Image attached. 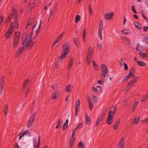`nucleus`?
I'll use <instances>...</instances> for the list:
<instances>
[{
    "instance_id": "40",
    "label": "nucleus",
    "mask_w": 148,
    "mask_h": 148,
    "mask_svg": "<svg viewBox=\"0 0 148 148\" xmlns=\"http://www.w3.org/2000/svg\"><path fill=\"white\" fill-rule=\"evenodd\" d=\"M81 17L79 15H77L75 18V22L76 23H78L80 20Z\"/></svg>"
},
{
    "instance_id": "35",
    "label": "nucleus",
    "mask_w": 148,
    "mask_h": 148,
    "mask_svg": "<svg viewBox=\"0 0 148 148\" xmlns=\"http://www.w3.org/2000/svg\"><path fill=\"white\" fill-rule=\"evenodd\" d=\"M62 123V121L60 119L58 121V123L57 125L56 126V128L57 129H58L61 127V125L60 124H61Z\"/></svg>"
},
{
    "instance_id": "22",
    "label": "nucleus",
    "mask_w": 148,
    "mask_h": 148,
    "mask_svg": "<svg viewBox=\"0 0 148 148\" xmlns=\"http://www.w3.org/2000/svg\"><path fill=\"white\" fill-rule=\"evenodd\" d=\"M75 140V138H71V140L69 141V147L71 148H72L73 147Z\"/></svg>"
},
{
    "instance_id": "52",
    "label": "nucleus",
    "mask_w": 148,
    "mask_h": 148,
    "mask_svg": "<svg viewBox=\"0 0 148 148\" xmlns=\"http://www.w3.org/2000/svg\"><path fill=\"white\" fill-rule=\"evenodd\" d=\"M134 83L131 80L130 82H129L127 85L128 86H132L133 85Z\"/></svg>"
},
{
    "instance_id": "26",
    "label": "nucleus",
    "mask_w": 148,
    "mask_h": 148,
    "mask_svg": "<svg viewBox=\"0 0 148 148\" xmlns=\"http://www.w3.org/2000/svg\"><path fill=\"white\" fill-rule=\"evenodd\" d=\"M134 25L136 28L139 30L141 29L142 27L141 24L138 22H134Z\"/></svg>"
},
{
    "instance_id": "29",
    "label": "nucleus",
    "mask_w": 148,
    "mask_h": 148,
    "mask_svg": "<svg viewBox=\"0 0 148 148\" xmlns=\"http://www.w3.org/2000/svg\"><path fill=\"white\" fill-rule=\"evenodd\" d=\"M140 56L143 58H148V53H145L143 52H140L139 53Z\"/></svg>"
},
{
    "instance_id": "27",
    "label": "nucleus",
    "mask_w": 148,
    "mask_h": 148,
    "mask_svg": "<svg viewBox=\"0 0 148 148\" xmlns=\"http://www.w3.org/2000/svg\"><path fill=\"white\" fill-rule=\"evenodd\" d=\"M60 93L59 92L57 91L55 92L54 95L52 99H55L57 98L60 95Z\"/></svg>"
},
{
    "instance_id": "41",
    "label": "nucleus",
    "mask_w": 148,
    "mask_h": 148,
    "mask_svg": "<svg viewBox=\"0 0 148 148\" xmlns=\"http://www.w3.org/2000/svg\"><path fill=\"white\" fill-rule=\"evenodd\" d=\"M129 30L128 29H123L121 30V32L125 34H128L129 33Z\"/></svg>"
},
{
    "instance_id": "25",
    "label": "nucleus",
    "mask_w": 148,
    "mask_h": 148,
    "mask_svg": "<svg viewBox=\"0 0 148 148\" xmlns=\"http://www.w3.org/2000/svg\"><path fill=\"white\" fill-rule=\"evenodd\" d=\"M69 123V120L68 119H66L65 122L64 123L63 126L62 127L63 131H64L65 129L67 127Z\"/></svg>"
},
{
    "instance_id": "33",
    "label": "nucleus",
    "mask_w": 148,
    "mask_h": 148,
    "mask_svg": "<svg viewBox=\"0 0 148 148\" xmlns=\"http://www.w3.org/2000/svg\"><path fill=\"white\" fill-rule=\"evenodd\" d=\"M138 65L140 66H145L146 64L145 62L142 61H137Z\"/></svg>"
},
{
    "instance_id": "44",
    "label": "nucleus",
    "mask_w": 148,
    "mask_h": 148,
    "mask_svg": "<svg viewBox=\"0 0 148 148\" xmlns=\"http://www.w3.org/2000/svg\"><path fill=\"white\" fill-rule=\"evenodd\" d=\"M135 70L136 69L135 66H132V67L130 69L129 72L135 73Z\"/></svg>"
},
{
    "instance_id": "36",
    "label": "nucleus",
    "mask_w": 148,
    "mask_h": 148,
    "mask_svg": "<svg viewBox=\"0 0 148 148\" xmlns=\"http://www.w3.org/2000/svg\"><path fill=\"white\" fill-rule=\"evenodd\" d=\"M92 62L94 68L96 70H98L99 67L98 65L96 64L95 61V60H93Z\"/></svg>"
},
{
    "instance_id": "49",
    "label": "nucleus",
    "mask_w": 148,
    "mask_h": 148,
    "mask_svg": "<svg viewBox=\"0 0 148 148\" xmlns=\"http://www.w3.org/2000/svg\"><path fill=\"white\" fill-rule=\"evenodd\" d=\"M35 4V1L34 0L33 2H32L30 5V8L31 9L33 8Z\"/></svg>"
},
{
    "instance_id": "13",
    "label": "nucleus",
    "mask_w": 148,
    "mask_h": 148,
    "mask_svg": "<svg viewBox=\"0 0 148 148\" xmlns=\"http://www.w3.org/2000/svg\"><path fill=\"white\" fill-rule=\"evenodd\" d=\"M114 15V12H109L108 14H106L105 15V18L106 19L110 20L112 19L113 16Z\"/></svg>"
},
{
    "instance_id": "54",
    "label": "nucleus",
    "mask_w": 148,
    "mask_h": 148,
    "mask_svg": "<svg viewBox=\"0 0 148 148\" xmlns=\"http://www.w3.org/2000/svg\"><path fill=\"white\" fill-rule=\"evenodd\" d=\"M62 39V38H60V37H58L56 38V40L55 42H56V43H57Z\"/></svg>"
},
{
    "instance_id": "43",
    "label": "nucleus",
    "mask_w": 148,
    "mask_h": 148,
    "mask_svg": "<svg viewBox=\"0 0 148 148\" xmlns=\"http://www.w3.org/2000/svg\"><path fill=\"white\" fill-rule=\"evenodd\" d=\"M88 103L89 104V109L91 110H92L93 106V104L92 102L89 103Z\"/></svg>"
},
{
    "instance_id": "14",
    "label": "nucleus",
    "mask_w": 148,
    "mask_h": 148,
    "mask_svg": "<svg viewBox=\"0 0 148 148\" xmlns=\"http://www.w3.org/2000/svg\"><path fill=\"white\" fill-rule=\"evenodd\" d=\"M116 110V106H113L112 107L110 110L109 112L108 113L109 114H112V115H114L115 113Z\"/></svg>"
},
{
    "instance_id": "18",
    "label": "nucleus",
    "mask_w": 148,
    "mask_h": 148,
    "mask_svg": "<svg viewBox=\"0 0 148 148\" xmlns=\"http://www.w3.org/2000/svg\"><path fill=\"white\" fill-rule=\"evenodd\" d=\"M86 115L85 116V120L87 125H89L91 123V121L90 120L89 116L87 115V114L86 113Z\"/></svg>"
},
{
    "instance_id": "38",
    "label": "nucleus",
    "mask_w": 148,
    "mask_h": 148,
    "mask_svg": "<svg viewBox=\"0 0 148 148\" xmlns=\"http://www.w3.org/2000/svg\"><path fill=\"white\" fill-rule=\"evenodd\" d=\"M84 147L83 143L82 141H80L78 144V148H84Z\"/></svg>"
},
{
    "instance_id": "59",
    "label": "nucleus",
    "mask_w": 148,
    "mask_h": 148,
    "mask_svg": "<svg viewBox=\"0 0 148 148\" xmlns=\"http://www.w3.org/2000/svg\"><path fill=\"white\" fill-rule=\"evenodd\" d=\"M97 91H98L99 92L101 91V90H102V88L100 86H97Z\"/></svg>"
},
{
    "instance_id": "10",
    "label": "nucleus",
    "mask_w": 148,
    "mask_h": 148,
    "mask_svg": "<svg viewBox=\"0 0 148 148\" xmlns=\"http://www.w3.org/2000/svg\"><path fill=\"white\" fill-rule=\"evenodd\" d=\"M5 78L4 76H3L0 81V93L2 95L3 90V86L4 84Z\"/></svg>"
},
{
    "instance_id": "6",
    "label": "nucleus",
    "mask_w": 148,
    "mask_h": 148,
    "mask_svg": "<svg viewBox=\"0 0 148 148\" xmlns=\"http://www.w3.org/2000/svg\"><path fill=\"white\" fill-rule=\"evenodd\" d=\"M12 10V12L11 13V15H12L14 17V23L15 25L14 27L17 29L18 28V21H17L18 19L17 11L16 10Z\"/></svg>"
},
{
    "instance_id": "31",
    "label": "nucleus",
    "mask_w": 148,
    "mask_h": 148,
    "mask_svg": "<svg viewBox=\"0 0 148 148\" xmlns=\"http://www.w3.org/2000/svg\"><path fill=\"white\" fill-rule=\"evenodd\" d=\"M73 86L69 84L68 85L66 88V90L68 92H70V90L71 89V88H73Z\"/></svg>"
},
{
    "instance_id": "61",
    "label": "nucleus",
    "mask_w": 148,
    "mask_h": 148,
    "mask_svg": "<svg viewBox=\"0 0 148 148\" xmlns=\"http://www.w3.org/2000/svg\"><path fill=\"white\" fill-rule=\"evenodd\" d=\"M132 73V72H129V74L128 75H127L130 78L132 76L133 73Z\"/></svg>"
},
{
    "instance_id": "17",
    "label": "nucleus",
    "mask_w": 148,
    "mask_h": 148,
    "mask_svg": "<svg viewBox=\"0 0 148 148\" xmlns=\"http://www.w3.org/2000/svg\"><path fill=\"white\" fill-rule=\"evenodd\" d=\"M92 56H91L86 55V61L87 64L88 66H89L90 65L92 59Z\"/></svg>"
},
{
    "instance_id": "1",
    "label": "nucleus",
    "mask_w": 148,
    "mask_h": 148,
    "mask_svg": "<svg viewBox=\"0 0 148 148\" xmlns=\"http://www.w3.org/2000/svg\"><path fill=\"white\" fill-rule=\"evenodd\" d=\"M32 33L31 34H29L26 36L25 38L23 36L22 37V44L23 47L19 48L15 53V56L18 57L20 55L24 50V48L27 47L30 49L33 47L34 44V42L32 43Z\"/></svg>"
},
{
    "instance_id": "62",
    "label": "nucleus",
    "mask_w": 148,
    "mask_h": 148,
    "mask_svg": "<svg viewBox=\"0 0 148 148\" xmlns=\"http://www.w3.org/2000/svg\"><path fill=\"white\" fill-rule=\"evenodd\" d=\"M59 62H57L55 64V66L56 69H58L59 66Z\"/></svg>"
},
{
    "instance_id": "4",
    "label": "nucleus",
    "mask_w": 148,
    "mask_h": 148,
    "mask_svg": "<svg viewBox=\"0 0 148 148\" xmlns=\"http://www.w3.org/2000/svg\"><path fill=\"white\" fill-rule=\"evenodd\" d=\"M20 33L19 32H16L14 37V40L12 42L13 47L16 48L18 47V45L19 43V37L20 36Z\"/></svg>"
},
{
    "instance_id": "53",
    "label": "nucleus",
    "mask_w": 148,
    "mask_h": 148,
    "mask_svg": "<svg viewBox=\"0 0 148 148\" xmlns=\"http://www.w3.org/2000/svg\"><path fill=\"white\" fill-rule=\"evenodd\" d=\"M11 16H13V15H11V14L10 15L8 16V18L7 19V21H6L7 22H9L11 20Z\"/></svg>"
},
{
    "instance_id": "30",
    "label": "nucleus",
    "mask_w": 148,
    "mask_h": 148,
    "mask_svg": "<svg viewBox=\"0 0 148 148\" xmlns=\"http://www.w3.org/2000/svg\"><path fill=\"white\" fill-rule=\"evenodd\" d=\"M8 111V107L7 105H5L4 108V112L5 114V116H6L7 115Z\"/></svg>"
},
{
    "instance_id": "32",
    "label": "nucleus",
    "mask_w": 148,
    "mask_h": 148,
    "mask_svg": "<svg viewBox=\"0 0 148 148\" xmlns=\"http://www.w3.org/2000/svg\"><path fill=\"white\" fill-rule=\"evenodd\" d=\"M74 41L75 44V45H77V48H78L79 44V40L77 38H74Z\"/></svg>"
},
{
    "instance_id": "20",
    "label": "nucleus",
    "mask_w": 148,
    "mask_h": 148,
    "mask_svg": "<svg viewBox=\"0 0 148 148\" xmlns=\"http://www.w3.org/2000/svg\"><path fill=\"white\" fill-rule=\"evenodd\" d=\"M121 121V120L120 119H119L118 120L116 121L114 125L113 126V128L115 130H116L117 129V127L119 125Z\"/></svg>"
},
{
    "instance_id": "48",
    "label": "nucleus",
    "mask_w": 148,
    "mask_h": 148,
    "mask_svg": "<svg viewBox=\"0 0 148 148\" xmlns=\"http://www.w3.org/2000/svg\"><path fill=\"white\" fill-rule=\"evenodd\" d=\"M83 123H79L76 128V129H79L81 128L83 126Z\"/></svg>"
},
{
    "instance_id": "51",
    "label": "nucleus",
    "mask_w": 148,
    "mask_h": 148,
    "mask_svg": "<svg viewBox=\"0 0 148 148\" xmlns=\"http://www.w3.org/2000/svg\"><path fill=\"white\" fill-rule=\"evenodd\" d=\"M102 46L100 44H98V50L99 51H101L102 50Z\"/></svg>"
},
{
    "instance_id": "5",
    "label": "nucleus",
    "mask_w": 148,
    "mask_h": 148,
    "mask_svg": "<svg viewBox=\"0 0 148 148\" xmlns=\"http://www.w3.org/2000/svg\"><path fill=\"white\" fill-rule=\"evenodd\" d=\"M101 77L102 78L101 80H103L105 78L103 77H106L108 74V70L107 66L104 64H102L101 66Z\"/></svg>"
},
{
    "instance_id": "46",
    "label": "nucleus",
    "mask_w": 148,
    "mask_h": 148,
    "mask_svg": "<svg viewBox=\"0 0 148 148\" xmlns=\"http://www.w3.org/2000/svg\"><path fill=\"white\" fill-rule=\"evenodd\" d=\"M139 78V77H135L133 79L131 80L132 81V82H134V83H135L138 80Z\"/></svg>"
},
{
    "instance_id": "12",
    "label": "nucleus",
    "mask_w": 148,
    "mask_h": 148,
    "mask_svg": "<svg viewBox=\"0 0 148 148\" xmlns=\"http://www.w3.org/2000/svg\"><path fill=\"white\" fill-rule=\"evenodd\" d=\"M125 138L122 137L120 140L119 143L118 144L117 148H123L125 145H123Z\"/></svg>"
},
{
    "instance_id": "58",
    "label": "nucleus",
    "mask_w": 148,
    "mask_h": 148,
    "mask_svg": "<svg viewBox=\"0 0 148 148\" xmlns=\"http://www.w3.org/2000/svg\"><path fill=\"white\" fill-rule=\"evenodd\" d=\"M124 69L125 70L127 71L128 69V67L127 64L126 63H125L124 65Z\"/></svg>"
},
{
    "instance_id": "56",
    "label": "nucleus",
    "mask_w": 148,
    "mask_h": 148,
    "mask_svg": "<svg viewBox=\"0 0 148 148\" xmlns=\"http://www.w3.org/2000/svg\"><path fill=\"white\" fill-rule=\"evenodd\" d=\"M130 87L129 86H128V85L127 86H126V87L125 89V90L126 91V92H127L128 90H130Z\"/></svg>"
},
{
    "instance_id": "24",
    "label": "nucleus",
    "mask_w": 148,
    "mask_h": 148,
    "mask_svg": "<svg viewBox=\"0 0 148 148\" xmlns=\"http://www.w3.org/2000/svg\"><path fill=\"white\" fill-rule=\"evenodd\" d=\"M93 48L91 46H90L89 48L88 52L87 55L92 56L93 53Z\"/></svg>"
},
{
    "instance_id": "34",
    "label": "nucleus",
    "mask_w": 148,
    "mask_h": 148,
    "mask_svg": "<svg viewBox=\"0 0 148 148\" xmlns=\"http://www.w3.org/2000/svg\"><path fill=\"white\" fill-rule=\"evenodd\" d=\"M27 143L29 145V146L27 148H33V144L32 140H30L27 142Z\"/></svg>"
},
{
    "instance_id": "50",
    "label": "nucleus",
    "mask_w": 148,
    "mask_h": 148,
    "mask_svg": "<svg viewBox=\"0 0 148 148\" xmlns=\"http://www.w3.org/2000/svg\"><path fill=\"white\" fill-rule=\"evenodd\" d=\"M92 97L93 100H94V102H96L97 101V97L95 95H92Z\"/></svg>"
},
{
    "instance_id": "23",
    "label": "nucleus",
    "mask_w": 148,
    "mask_h": 148,
    "mask_svg": "<svg viewBox=\"0 0 148 148\" xmlns=\"http://www.w3.org/2000/svg\"><path fill=\"white\" fill-rule=\"evenodd\" d=\"M54 12V10H48L47 13L48 14V17L49 18L48 20V21H49L52 15L53 14Z\"/></svg>"
},
{
    "instance_id": "57",
    "label": "nucleus",
    "mask_w": 148,
    "mask_h": 148,
    "mask_svg": "<svg viewBox=\"0 0 148 148\" xmlns=\"http://www.w3.org/2000/svg\"><path fill=\"white\" fill-rule=\"evenodd\" d=\"M143 41L148 44V38L147 37L144 38H143Z\"/></svg>"
},
{
    "instance_id": "37",
    "label": "nucleus",
    "mask_w": 148,
    "mask_h": 148,
    "mask_svg": "<svg viewBox=\"0 0 148 148\" xmlns=\"http://www.w3.org/2000/svg\"><path fill=\"white\" fill-rule=\"evenodd\" d=\"M82 37L83 40L84 42H86V29L85 28L84 29L83 33L82 34Z\"/></svg>"
},
{
    "instance_id": "7",
    "label": "nucleus",
    "mask_w": 148,
    "mask_h": 148,
    "mask_svg": "<svg viewBox=\"0 0 148 148\" xmlns=\"http://www.w3.org/2000/svg\"><path fill=\"white\" fill-rule=\"evenodd\" d=\"M36 115V113L34 112L33 113L27 124V127L29 128L32 125Z\"/></svg>"
},
{
    "instance_id": "47",
    "label": "nucleus",
    "mask_w": 148,
    "mask_h": 148,
    "mask_svg": "<svg viewBox=\"0 0 148 148\" xmlns=\"http://www.w3.org/2000/svg\"><path fill=\"white\" fill-rule=\"evenodd\" d=\"M130 78L127 75L125 76L123 78V82H125L127 81Z\"/></svg>"
},
{
    "instance_id": "45",
    "label": "nucleus",
    "mask_w": 148,
    "mask_h": 148,
    "mask_svg": "<svg viewBox=\"0 0 148 148\" xmlns=\"http://www.w3.org/2000/svg\"><path fill=\"white\" fill-rule=\"evenodd\" d=\"M140 117L138 116L137 118H136L134 120V123L135 124H137L139 121Z\"/></svg>"
},
{
    "instance_id": "3",
    "label": "nucleus",
    "mask_w": 148,
    "mask_h": 148,
    "mask_svg": "<svg viewBox=\"0 0 148 148\" xmlns=\"http://www.w3.org/2000/svg\"><path fill=\"white\" fill-rule=\"evenodd\" d=\"M31 82V81H29V79H26L24 82L23 87L22 89V91L23 92H25V97H26L27 96L28 92L29 91V87L28 86V84H29Z\"/></svg>"
},
{
    "instance_id": "42",
    "label": "nucleus",
    "mask_w": 148,
    "mask_h": 148,
    "mask_svg": "<svg viewBox=\"0 0 148 148\" xmlns=\"http://www.w3.org/2000/svg\"><path fill=\"white\" fill-rule=\"evenodd\" d=\"M102 120L101 119L99 118H98L97 120L96 123L95 124V126H98Z\"/></svg>"
},
{
    "instance_id": "39",
    "label": "nucleus",
    "mask_w": 148,
    "mask_h": 148,
    "mask_svg": "<svg viewBox=\"0 0 148 148\" xmlns=\"http://www.w3.org/2000/svg\"><path fill=\"white\" fill-rule=\"evenodd\" d=\"M39 140L38 141V143L37 145H34V148H39L40 146V136H39Z\"/></svg>"
},
{
    "instance_id": "64",
    "label": "nucleus",
    "mask_w": 148,
    "mask_h": 148,
    "mask_svg": "<svg viewBox=\"0 0 148 148\" xmlns=\"http://www.w3.org/2000/svg\"><path fill=\"white\" fill-rule=\"evenodd\" d=\"M80 106L76 105L75 106V110H79V108H80Z\"/></svg>"
},
{
    "instance_id": "8",
    "label": "nucleus",
    "mask_w": 148,
    "mask_h": 148,
    "mask_svg": "<svg viewBox=\"0 0 148 148\" xmlns=\"http://www.w3.org/2000/svg\"><path fill=\"white\" fill-rule=\"evenodd\" d=\"M136 50L138 51H142L145 49L147 46L145 45L142 42L137 44L136 45Z\"/></svg>"
},
{
    "instance_id": "16",
    "label": "nucleus",
    "mask_w": 148,
    "mask_h": 148,
    "mask_svg": "<svg viewBox=\"0 0 148 148\" xmlns=\"http://www.w3.org/2000/svg\"><path fill=\"white\" fill-rule=\"evenodd\" d=\"M74 61L73 58H70L68 66V70H69L72 67Z\"/></svg>"
},
{
    "instance_id": "60",
    "label": "nucleus",
    "mask_w": 148,
    "mask_h": 148,
    "mask_svg": "<svg viewBox=\"0 0 148 148\" xmlns=\"http://www.w3.org/2000/svg\"><path fill=\"white\" fill-rule=\"evenodd\" d=\"M147 98L145 96L141 100V101L142 102L145 101L147 100Z\"/></svg>"
},
{
    "instance_id": "9",
    "label": "nucleus",
    "mask_w": 148,
    "mask_h": 148,
    "mask_svg": "<svg viewBox=\"0 0 148 148\" xmlns=\"http://www.w3.org/2000/svg\"><path fill=\"white\" fill-rule=\"evenodd\" d=\"M103 22L101 20H100L99 23V36L100 38V39L102 40V32L103 29Z\"/></svg>"
},
{
    "instance_id": "15",
    "label": "nucleus",
    "mask_w": 148,
    "mask_h": 148,
    "mask_svg": "<svg viewBox=\"0 0 148 148\" xmlns=\"http://www.w3.org/2000/svg\"><path fill=\"white\" fill-rule=\"evenodd\" d=\"M28 24L26 27V28L27 29L28 27L31 24H32L34 22V19L32 18L31 16H29L27 20Z\"/></svg>"
},
{
    "instance_id": "11",
    "label": "nucleus",
    "mask_w": 148,
    "mask_h": 148,
    "mask_svg": "<svg viewBox=\"0 0 148 148\" xmlns=\"http://www.w3.org/2000/svg\"><path fill=\"white\" fill-rule=\"evenodd\" d=\"M113 115L112 114H108V116L106 120V122L108 125H110L113 120Z\"/></svg>"
},
{
    "instance_id": "19",
    "label": "nucleus",
    "mask_w": 148,
    "mask_h": 148,
    "mask_svg": "<svg viewBox=\"0 0 148 148\" xmlns=\"http://www.w3.org/2000/svg\"><path fill=\"white\" fill-rule=\"evenodd\" d=\"M28 133L30 135H31V132L29 131H28L27 130H26L24 132H23L22 133V134L21 133H19L18 134V136H19V139H21L22 137L23 136H24L25 134H26L27 133Z\"/></svg>"
},
{
    "instance_id": "63",
    "label": "nucleus",
    "mask_w": 148,
    "mask_h": 148,
    "mask_svg": "<svg viewBox=\"0 0 148 148\" xmlns=\"http://www.w3.org/2000/svg\"><path fill=\"white\" fill-rule=\"evenodd\" d=\"M141 13L142 14V15L143 16V17L145 19L148 21V19L146 17V16L144 15V14H143V11L141 12Z\"/></svg>"
},
{
    "instance_id": "21",
    "label": "nucleus",
    "mask_w": 148,
    "mask_h": 148,
    "mask_svg": "<svg viewBox=\"0 0 148 148\" xmlns=\"http://www.w3.org/2000/svg\"><path fill=\"white\" fill-rule=\"evenodd\" d=\"M123 39L124 43L125 44L127 45H130V40L124 36L123 37Z\"/></svg>"
},
{
    "instance_id": "2",
    "label": "nucleus",
    "mask_w": 148,
    "mask_h": 148,
    "mask_svg": "<svg viewBox=\"0 0 148 148\" xmlns=\"http://www.w3.org/2000/svg\"><path fill=\"white\" fill-rule=\"evenodd\" d=\"M70 47V45L69 42H66L64 44L62 47L63 52L61 55L58 57L59 59L61 60L60 62L61 61V60L64 58L66 57V55L69 53Z\"/></svg>"
},
{
    "instance_id": "55",
    "label": "nucleus",
    "mask_w": 148,
    "mask_h": 148,
    "mask_svg": "<svg viewBox=\"0 0 148 148\" xmlns=\"http://www.w3.org/2000/svg\"><path fill=\"white\" fill-rule=\"evenodd\" d=\"M4 19V16H1L0 17V25L3 22Z\"/></svg>"
},
{
    "instance_id": "28",
    "label": "nucleus",
    "mask_w": 148,
    "mask_h": 148,
    "mask_svg": "<svg viewBox=\"0 0 148 148\" xmlns=\"http://www.w3.org/2000/svg\"><path fill=\"white\" fill-rule=\"evenodd\" d=\"M13 31V29H11V31H8L5 34V37L7 39H8L10 37V35Z\"/></svg>"
}]
</instances>
